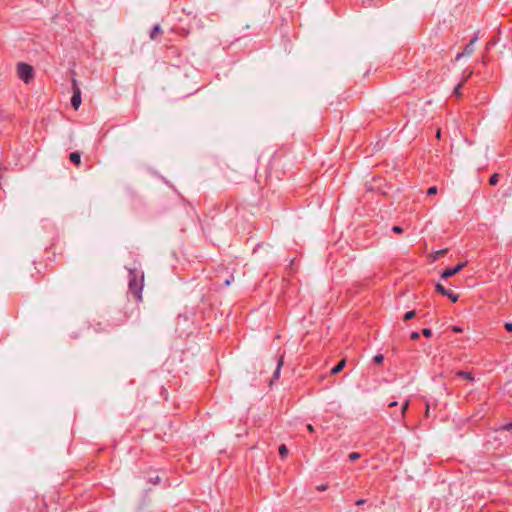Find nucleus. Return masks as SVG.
I'll return each mask as SVG.
<instances>
[{
	"instance_id": "obj_6",
	"label": "nucleus",
	"mask_w": 512,
	"mask_h": 512,
	"mask_svg": "<svg viewBox=\"0 0 512 512\" xmlns=\"http://www.w3.org/2000/svg\"><path fill=\"white\" fill-rule=\"evenodd\" d=\"M130 292L136 297L137 300H141V291L136 287L135 278L129 280Z\"/></svg>"
},
{
	"instance_id": "obj_20",
	"label": "nucleus",
	"mask_w": 512,
	"mask_h": 512,
	"mask_svg": "<svg viewBox=\"0 0 512 512\" xmlns=\"http://www.w3.org/2000/svg\"><path fill=\"white\" fill-rule=\"evenodd\" d=\"M392 231L401 234L403 232V229L400 226H393Z\"/></svg>"
},
{
	"instance_id": "obj_22",
	"label": "nucleus",
	"mask_w": 512,
	"mask_h": 512,
	"mask_svg": "<svg viewBox=\"0 0 512 512\" xmlns=\"http://www.w3.org/2000/svg\"><path fill=\"white\" fill-rule=\"evenodd\" d=\"M461 86H462V83L458 84V85L455 87V89H454V93H455L456 95H460V88H461Z\"/></svg>"
},
{
	"instance_id": "obj_13",
	"label": "nucleus",
	"mask_w": 512,
	"mask_h": 512,
	"mask_svg": "<svg viewBox=\"0 0 512 512\" xmlns=\"http://www.w3.org/2000/svg\"><path fill=\"white\" fill-rule=\"evenodd\" d=\"M279 454L281 457H285L288 454V449L285 445L279 447Z\"/></svg>"
},
{
	"instance_id": "obj_1",
	"label": "nucleus",
	"mask_w": 512,
	"mask_h": 512,
	"mask_svg": "<svg viewBox=\"0 0 512 512\" xmlns=\"http://www.w3.org/2000/svg\"><path fill=\"white\" fill-rule=\"evenodd\" d=\"M17 74L20 79L24 82L28 83L33 78V68L32 66L26 63H18L17 64Z\"/></svg>"
},
{
	"instance_id": "obj_21",
	"label": "nucleus",
	"mask_w": 512,
	"mask_h": 512,
	"mask_svg": "<svg viewBox=\"0 0 512 512\" xmlns=\"http://www.w3.org/2000/svg\"><path fill=\"white\" fill-rule=\"evenodd\" d=\"M419 333L418 332H412L411 333V339L412 340H418L419 339Z\"/></svg>"
},
{
	"instance_id": "obj_28",
	"label": "nucleus",
	"mask_w": 512,
	"mask_h": 512,
	"mask_svg": "<svg viewBox=\"0 0 512 512\" xmlns=\"http://www.w3.org/2000/svg\"><path fill=\"white\" fill-rule=\"evenodd\" d=\"M365 503V500L364 499H360L356 502V505H363Z\"/></svg>"
},
{
	"instance_id": "obj_4",
	"label": "nucleus",
	"mask_w": 512,
	"mask_h": 512,
	"mask_svg": "<svg viewBox=\"0 0 512 512\" xmlns=\"http://www.w3.org/2000/svg\"><path fill=\"white\" fill-rule=\"evenodd\" d=\"M477 41V37H474L465 47L464 51L461 54H458L456 59L458 60L462 56L470 57L475 51V43Z\"/></svg>"
},
{
	"instance_id": "obj_17",
	"label": "nucleus",
	"mask_w": 512,
	"mask_h": 512,
	"mask_svg": "<svg viewBox=\"0 0 512 512\" xmlns=\"http://www.w3.org/2000/svg\"><path fill=\"white\" fill-rule=\"evenodd\" d=\"M384 360V357L382 354H378L376 355L374 358H373V361L376 363V364H381Z\"/></svg>"
},
{
	"instance_id": "obj_12",
	"label": "nucleus",
	"mask_w": 512,
	"mask_h": 512,
	"mask_svg": "<svg viewBox=\"0 0 512 512\" xmlns=\"http://www.w3.org/2000/svg\"><path fill=\"white\" fill-rule=\"evenodd\" d=\"M447 251H448L447 248L439 250V251H436L434 256H433V259L436 260V259L442 257L443 255H445L447 253Z\"/></svg>"
},
{
	"instance_id": "obj_32",
	"label": "nucleus",
	"mask_w": 512,
	"mask_h": 512,
	"mask_svg": "<svg viewBox=\"0 0 512 512\" xmlns=\"http://www.w3.org/2000/svg\"><path fill=\"white\" fill-rule=\"evenodd\" d=\"M440 135H441V132H440V130H438L437 134H436L437 138H440Z\"/></svg>"
},
{
	"instance_id": "obj_23",
	"label": "nucleus",
	"mask_w": 512,
	"mask_h": 512,
	"mask_svg": "<svg viewBox=\"0 0 512 512\" xmlns=\"http://www.w3.org/2000/svg\"><path fill=\"white\" fill-rule=\"evenodd\" d=\"M408 405H409V402H408V401H406V402L404 403V405L402 406V415H404V414H405V412H406V410H407V408H408Z\"/></svg>"
},
{
	"instance_id": "obj_10",
	"label": "nucleus",
	"mask_w": 512,
	"mask_h": 512,
	"mask_svg": "<svg viewBox=\"0 0 512 512\" xmlns=\"http://www.w3.org/2000/svg\"><path fill=\"white\" fill-rule=\"evenodd\" d=\"M500 175L498 173H494L489 180L490 185L495 186L499 182Z\"/></svg>"
},
{
	"instance_id": "obj_7",
	"label": "nucleus",
	"mask_w": 512,
	"mask_h": 512,
	"mask_svg": "<svg viewBox=\"0 0 512 512\" xmlns=\"http://www.w3.org/2000/svg\"><path fill=\"white\" fill-rule=\"evenodd\" d=\"M162 34V28L160 25H155L150 32V39L156 40Z\"/></svg>"
},
{
	"instance_id": "obj_26",
	"label": "nucleus",
	"mask_w": 512,
	"mask_h": 512,
	"mask_svg": "<svg viewBox=\"0 0 512 512\" xmlns=\"http://www.w3.org/2000/svg\"><path fill=\"white\" fill-rule=\"evenodd\" d=\"M429 410H430V407H429V404L426 405V411H425V416L428 417L429 416Z\"/></svg>"
},
{
	"instance_id": "obj_11",
	"label": "nucleus",
	"mask_w": 512,
	"mask_h": 512,
	"mask_svg": "<svg viewBox=\"0 0 512 512\" xmlns=\"http://www.w3.org/2000/svg\"><path fill=\"white\" fill-rule=\"evenodd\" d=\"M282 364H283V361H282V358H281V359L279 360L278 365H277V368H276V370H275V372H274V374H273V378H274V379H277V378L279 377V375H280V369H281Z\"/></svg>"
},
{
	"instance_id": "obj_29",
	"label": "nucleus",
	"mask_w": 512,
	"mask_h": 512,
	"mask_svg": "<svg viewBox=\"0 0 512 512\" xmlns=\"http://www.w3.org/2000/svg\"><path fill=\"white\" fill-rule=\"evenodd\" d=\"M326 489H327L326 485H321V486L318 487V490H320V491H324Z\"/></svg>"
},
{
	"instance_id": "obj_18",
	"label": "nucleus",
	"mask_w": 512,
	"mask_h": 512,
	"mask_svg": "<svg viewBox=\"0 0 512 512\" xmlns=\"http://www.w3.org/2000/svg\"><path fill=\"white\" fill-rule=\"evenodd\" d=\"M422 335L425 337H430L432 335V331L429 328H424L422 330Z\"/></svg>"
},
{
	"instance_id": "obj_30",
	"label": "nucleus",
	"mask_w": 512,
	"mask_h": 512,
	"mask_svg": "<svg viewBox=\"0 0 512 512\" xmlns=\"http://www.w3.org/2000/svg\"><path fill=\"white\" fill-rule=\"evenodd\" d=\"M453 331L455 332H461L462 329L460 327H453Z\"/></svg>"
},
{
	"instance_id": "obj_34",
	"label": "nucleus",
	"mask_w": 512,
	"mask_h": 512,
	"mask_svg": "<svg viewBox=\"0 0 512 512\" xmlns=\"http://www.w3.org/2000/svg\"><path fill=\"white\" fill-rule=\"evenodd\" d=\"M159 480V476H156V478H153V481Z\"/></svg>"
},
{
	"instance_id": "obj_9",
	"label": "nucleus",
	"mask_w": 512,
	"mask_h": 512,
	"mask_svg": "<svg viewBox=\"0 0 512 512\" xmlns=\"http://www.w3.org/2000/svg\"><path fill=\"white\" fill-rule=\"evenodd\" d=\"M345 364H346V360L343 359L341 360L332 370H331V374L335 375L337 373H339L344 367H345Z\"/></svg>"
},
{
	"instance_id": "obj_3",
	"label": "nucleus",
	"mask_w": 512,
	"mask_h": 512,
	"mask_svg": "<svg viewBox=\"0 0 512 512\" xmlns=\"http://www.w3.org/2000/svg\"><path fill=\"white\" fill-rule=\"evenodd\" d=\"M466 262H463V263H460L458 264L456 267L454 268H448L446 270L443 271L441 277L443 279H447L449 277H452L454 276L455 274H457L458 272H460L465 266H466Z\"/></svg>"
},
{
	"instance_id": "obj_19",
	"label": "nucleus",
	"mask_w": 512,
	"mask_h": 512,
	"mask_svg": "<svg viewBox=\"0 0 512 512\" xmlns=\"http://www.w3.org/2000/svg\"><path fill=\"white\" fill-rule=\"evenodd\" d=\"M437 193V187L433 186L427 190L428 195H435Z\"/></svg>"
},
{
	"instance_id": "obj_35",
	"label": "nucleus",
	"mask_w": 512,
	"mask_h": 512,
	"mask_svg": "<svg viewBox=\"0 0 512 512\" xmlns=\"http://www.w3.org/2000/svg\"><path fill=\"white\" fill-rule=\"evenodd\" d=\"M159 480V476H156V478H153V481Z\"/></svg>"
},
{
	"instance_id": "obj_25",
	"label": "nucleus",
	"mask_w": 512,
	"mask_h": 512,
	"mask_svg": "<svg viewBox=\"0 0 512 512\" xmlns=\"http://www.w3.org/2000/svg\"><path fill=\"white\" fill-rule=\"evenodd\" d=\"M503 429L508 430V431L512 430V423L503 426Z\"/></svg>"
},
{
	"instance_id": "obj_31",
	"label": "nucleus",
	"mask_w": 512,
	"mask_h": 512,
	"mask_svg": "<svg viewBox=\"0 0 512 512\" xmlns=\"http://www.w3.org/2000/svg\"><path fill=\"white\" fill-rule=\"evenodd\" d=\"M397 405V402H392L389 404L390 407H393V406H396Z\"/></svg>"
},
{
	"instance_id": "obj_14",
	"label": "nucleus",
	"mask_w": 512,
	"mask_h": 512,
	"mask_svg": "<svg viewBox=\"0 0 512 512\" xmlns=\"http://www.w3.org/2000/svg\"><path fill=\"white\" fill-rule=\"evenodd\" d=\"M458 375L463 377V378H465V379H467V380H470V381L473 380V377L468 372L461 371V372H458Z\"/></svg>"
},
{
	"instance_id": "obj_16",
	"label": "nucleus",
	"mask_w": 512,
	"mask_h": 512,
	"mask_svg": "<svg viewBox=\"0 0 512 512\" xmlns=\"http://www.w3.org/2000/svg\"><path fill=\"white\" fill-rule=\"evenodd\" d=\"M349 460L356 461L360 458V454L358 452H352L349 454Z\"/></svg>"
},
{
	"instance_id": "obj_27",
	"label": "nucleus",
	"mask_w": 512,
	"mask_h": 512,
	"mask_svg": "<svg viewBox=\"0 0 512 512\" xmlns=\"http://www.w3.org/2000/svg\"><path fill=\"white\" fill-rule=\"evenodd\" d=\"M307 429L309 430V432H314V427L311 424L307 425Z\"/></svg>"
},
{
	"instance_id": "obj_8",
	"label": "nucleus",
	"mask_w": 512,
	"mask_h": 512,
	"mask_svg": "<svg viewBox=\"0 0 512 512\" xmlns=\"http://www.w3.org/2000/svg\"><path fill=\"white\" fill-rule=\"evenodd\" d=\"M71 162H73L74 164H76L77 166L80 165L81 163V155L80 153L78 152H72L69 156Z\"/></svg>"
},
{
	"instance_id": "obj_5",
	"label": "nucleus",
	"mask_w": 512,
	"mask_h": 512,
	"mask_svg": "<svg viewBox=\"0 0 512 512\" xmlns=\"http://www.w3.org/2000/svg\"><path fill=\"white\" fill-rule=\"evenodd\" d=\"M436 290L440 294H442L444 296H447L452 302L458 301V298H459L458 295L452 293L451 291H449L447 289H445L441 284H437L436 285Z\"/></svg>"
},
{
	"instance_id": "obj_24",
	"label": "nucleus",
	"mask_w": 512,
	"mask_h": 512,
	"mask_svg": "<svg viewBox=\"0 0 512 512\" xmlns=\"http://www.w3.org/2000/svg\"><path fill=\"white\" fill-rule=\"evenodd\" d=\"M505 329H506L507 331L512 332V323H506V324H505Z\"/></svg>"
},
{
	"instance_id": "obj_33",
	"label": "nucleus",
	"mask_w": 512,
	"mask_h": 512,
	"mask_svg": "<svg viewBox=\"0 0 512 512\" xmlns=\"http://www.w3.org/2000/svg\"><path fill=\"white\" fill-rule=\"evenodd\" d=\"M226 285H230V280H226Z\"/></svg>"
},
{
	"instance_id": "obj_2",
	"label": "nucleus",
	"mask_w": 512,
	"mask_h": 512,
	"mask_svg": "<svg viewBox=\"0 0 512 512\" xmlns=\"http://www.w3.org/2000/svg\"><path fill=\"white\" fill-rule=\"evenodd\" d=\"M71 104L76 110L81 105V91L75 79H73V96L71 98Z\"/></svg>"
},
{
	"instance_id": "obj_15",
	"label": "nucleus",
	"mask_w": 512,
	"mask_h": 512,
	"mask_svg": "<svg viewBox=\"0 0 512 512\" xmlns=\"http://www.w3.org/2000/svg\"><path fill=\"white\" fill-rule=\"evenodd\" d=\"M415 311H409L404 315V321H408L415 317Z\"/></svg>"
}]
</instances>
